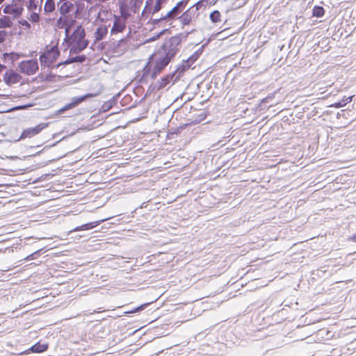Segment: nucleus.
I'll use <instances>...</instances> for the list:
<instances>
[{
  "label": "nucleus",
  "mask_w": 356,
  "mask_h": 356,
  "mask_svg": "<svg viewBox=\"0 0 356 356\" xmlns=\"http://www.w3.org/2000/svg\"><path fill=\"white\" fill-rule=\"evenodd\" d=\"M48 348L47 344L37 343L32 346L30 350L33 353H42L45 351Z\"/></svg>",
  "instance_id": "f3484780"
},
{
  "label": "nucleus",
  "mask_w": 356,
  "mask_h": 356,
  "mask_svg": "<svg viewBox=\"0 0 356 356\" xmlns=\"http://www.w3.org/2000/svg\"><path fill=\"white\" fill-rule=\"evenodd\" d=\"M200 6H201V2L199 1V2L196 3L193 7L195 6L196 10H198L199 8L200 7Z\"/></svg>",
  "instance_id": "7c9ffc66"
},
{
  "label": "nucleus",
  "mask_w": 356,
  "mask_h": 356,
  "mask_svg": "<svg viewBox=\"0 0 356 356\" xmlns=\"http://www.w3.org/2000/svg\"><path fill=\"white\" fill-rule=\"evenodd\" d=\"M63 22V17H60L58 19H57V24H61L62 22Z\"/></svg>",
  "instance_id": "2f4dec72"
},
{
  "label": "nucleus",
  "mask_w": 356,
  "mask_h": 356,
  "mask_svg": "<svg viewBox=\"0 0 356 356\" xmlns=\"http://www.w3.org/2000/svg\"><path fill=\"white\" fill-rule=\"evenodd\" d=\"M126 27L125 21L120 17H115L113 22V27L111 30V34H115L122 32Z\"/></svg>",
  "instance_id": "9b49d317"
},
{
  "label": "nucleus",
  "mask_w": 356,
  "mask_h": 356,
  "mask_svg": "<svg viewBox=\"0 0 356 356\" xmlns=\"http://www.w3.org/2000/svg\"><path fill=\"white\" fill-rule=\"evenodd\" d=\"M325 13L324 8L321 6H316L313 8V15L316 17H321Z\"/></svg>",
  "instance_id": "412c9836"
},
{
  "label": "nucleus",
  "mask_w": 356,
  "mask_h": 356,
  "mask_svg": "<svg viewBox=\"0 0 356 356\" xmlns=\"http://www.w3.org/2000/svg\"><path fill=\"white\" fill-rule=\"evenodd\" d=\"M4 0H0V4Z\"/></svg>",
  "instance_id": "c9c22d12"
},
{
  "label": "nucleus",
  "mask_w": 356,
  "mask_h": 356,
  "mask_svg": "<svg viewBox=\"0 0 356 356\" xmlns=\"http://www.w3.org/2000/svg\"><path fill=\"white\" fill-rule=\"evenodd\" d=\"M60 52L56 46H53L40 56L42 65L50 67L58 58Z\"/></svg>",
  "instance_id": "7ed1b4c3"
},
{
  "label": "nucleus",
  "mask_w": 356,
  "mask_h": 356,
  "mask_svg": "<svg viewBox=\"0 0 356 356\" xmlns=\"http://www.w3.org/2000/svg\"><path fill=\"white\" fill-rule=\"evenodd\" d=\"M24 25L26 26H29L30 24H29V22H27L26 21H25L24 24H23Z\"/></svg>",
  "instance_id": "f704fd0d"
},
{
  "label": "nucleus",
  "mask_w": 356,
  "mask_h": 356,
  "mask_svg": "<svg viewBox=\"0 0 356 356\" xmlns=\"http://www.w3.org/2000/svg\"><path fill=\"white\" fill-rule=\"evenodd\" d=\"M170 61L171 59L166 57L163 54H161L156 60L154 67L153 68L151 73V78L152 79H156L157 75L161 73V72L169 64Z\"/></svg>",
  "instance_id": "423d86ee"
},
{
  "label": "nucleus",
  "mask_w": 356,
  "mask_h": 356,
  "mask_svg": "<svg viewBox=\"0 0 356 356\" xmlns=\"http://www.w3.org/2000/svg\"><path fill=\"white\" fill-rule=\"evenodd\" d=\"M146 305H147L146 304L142 305L141 306L136 308L134 311L130 312L129 313H134V312H140V311L143 310L146 307Z\"/></svg>",
  "instance_id": "c756f323"
},
{
  "label": "nucleus",
  "mask_w": 356,
  "mask_h": 356,
  "mask_svg": "<svg viewBox=\"0 0 356 356\" xmlns=\"http://www.w3.org/2000/svg\"><path fill=\"white\" fill-rule=\"evenodd\" d=\"M29 20H31L32 22H38L40 20V16L39 14L33 11L29 17Z\"/></svg>",
  "instance_id": "bb28decb"
},
{
  "label": "nucleus",
  "mask_w": 356,
  "mask_h": 356,
  "mask_svg": "<svg viewBox=\"0 0 356 356\" xmlns=\"http://www.w3.org/2000/svg\"><path fill=\"white\" fill-rule=\"evenodd\" d=\"M165 1V0H156L153 9L154 14L159 12L161 9L162 4L164 3Z\"/></svg>",
  "instance_id": "393cba45"
},
{
  "label": "nucleus",
  "mask_w": 356,
  "mask_h": 356,
  "mask_svg": "<svg viewBox=\"0 0 356 356\" xmlns=\"http://www.w3.org/2000/svg\"><path fill=\"white\" fill-rule=\"evenodd\" d=\"M38 254V251H36L31 254H29V256H27V257L26 258V260L27 261H29V260H32V259H35L36 258V255Z\"/></svg>",
  "instance_id": "c85d7f7f"
},
{
  "label": "nucleus",
  "mask_w": 356,
  "mask_h": 356,
  "mask_svg": "<svg viewBox=\"0 0 356 356\" xmlns=\"http://www.w3.org/2000/svg\"><path fill=\"white\" fill-rule=\"evenodd\" d=\"M197 55L194 54L192 56H191L190 58H188L186 60H183V63L181 65H180L177 67V71L179 73V76L181 73L184 72L186 70L190 68L191 65L197 60Z\"/></svg>",
  "instance_id": "f8f14e48"
},
{
  "label": "nucleus",
  "mask_w": 356,
  "mask_h": 356,
  "mask_svg": "<svg viewBox=\"0 0 356 356\" xmlns=\"http://www.w3.org/2000/svg\"><path fill=\"white\" fill-rule=\"evenodd\" d=\"M55 10L54 0H46L44 10L45 13H52Z\"/></svg>",
  "instance_id": "6ab92c4d"
},
{
  "label": "nucleus",
  "mask_w": 356,
  "mask_h": 356,
  "mask_svg": "<svg viewBox=\"0 0 356 356\" xmlns=\"http://www.w3.org/2000/svg\"><path fill=\"white\" fill-rule=\"evenodd\" d=\"M38 6V1L36 0H29L27 8L29 10L35 11Z\"/></svg>",
  "instance_id": "5701e85b"
},
{
  "label": "nucleus",
  "mask_w": 356,
  "mask_h": 356,
  "mask_svg": "<svg viewBox=\"0 0 356 356\" xmlns=\"http://www.w3.org/2000/svg\"><path fill=\"white\" fill-rule=\"evenodd\" d=\"M108 33V29L106 26H101L97 29L95 32V38L96 41H99L103 40Z\"/></svg>",
  "instance_id": "4468645a"
},
{
  "label": "nucleus",
  "mask_w": 356,
  "mask_h": 356,
  "mask_svg": "<svg viewBox=\"0 0 356 356\" xmlns=\"http://www.w3.org/2000/svg\"><path fill=\"white\" fill-rule=\"evenodd\" d=\"M165 31H167V29H164L162 31H161L159 34H157L156 35L154 36V37H152L150 38H149L147 41V42H152V41H154L156 39H158L161 35H163Z\"/></svg>",
  "instance_id": "cd10ccee"
},
{
  "label": "nucleus",
  "mask_w": 356,
  "mask_h": 356,
  "mask_svg": "<svg viewBox=\"0 0 356 356\" xmlns=\"http://www.w3.org/2000/svg\"><path fill=\"white\" fill-rule=\"evenodd\" d=\"M210 19L213 23L220 22V13L218 10H214L210 14Z\"/></svg>",
  "instance_id": "4be33fe9"
},
{
  "label": "nucleus",
  "mask_w": 356,
  "mask_h": 356,
  "mask_svg": "<svg viewBox=\"0 0 356 356\" xmlns=\"http://www.w3.org/2000/svg\"><path fill=\"white\" fill-rule=\"evenodd\" d=\"M143 76H142V78L143 79H145L147 78V76H148L149 73L151 72V66L149 65V62H148L145 66L144 67L143 70Z\"/></svg>",
  "instance_id": "a878e982"
},
{
  "label": "nucleus",
  "mask_w": 356,
  "mask_h": 356,
  "mask_svg": "<svg viewBox=\"0 0 356 356\" xmlns=\"http://www.w3.org/2000/svg\"><path fill=\"white\" fill-rule=\"evenodd\" d=\"M19 69L23 74L33 75L38 70V61L35 59L23 60L19 64Z\"/></svg>",
  "instance_id": "39448f33"
},
{
  "label": "nucleus",
  "mask_w": 356,
  "mask_h": 356,
  "mask_svg": "<svg viewBox=\"0 0 356 356\" xmlns=\"http://www.w3.org/2000/svg\"><path fill=\"white\" fill-rule=\"evenodd\" d=\"M103 107L105 108V109H108L109 108L110 106H107V104H105Z\"/></svg>",
  "instance_id": "72a5a7b5"
},
{
  "label": "nucleus",
  "mask_w": 356,
  "mask_h": 356,
  "mask_svg": "<svg viewBox=\"0 0 356 356\" xmlns=\"http://www.w3.org/2000/svg\"><path fill=\"white\" fill-rule=\"evenodd\" d=\"M86 59V56L81 55L76 56L74 57L69 58L66 61L64 62L65 64H70L72 63H83Z\"/></svg>",
  "instance_id": "aec40b11"
},
{
  "label": "nucleus",
  "mask_w": 356,
  "mask_h": 356,
  "mask_svg": "<svg viewBox=\"0 0 356 356\" xmlns=\"http://www.w3.org/2000/svg\"><path fill=\"white\" fill-rule=\"evenodd\" d=\"M23 8L22 7H14L12 5H6L3 8V13L6 14H13L15 16H19L22 14Z\"/></svg>",
  "instance_id": "ddd939ff"
},
{
  "label": "nucleus",
  "mask_w": 356,
  "mask_h": 356,
  "mask_svg": "<svg viewBox=\"0 0 356 356\" xmlns=\"http://www.w3.org/2000/svg\"><path fill=\"white\" fill-rule=\"evenodd\" d=\"M99 93H100V91L95 92V93H87L85 95H83L81 97H74L72 99V102L70 104H67V105L63 106L62 108H60L59 110V112L63 113L64 111H65L67 110L71 109V108L75 107L76 106L79 105V104H81L82 102L85 101L88 98L95 97L98 96L99 95Z\"/></svg>",
  "instance_id": "0eeeda50"
},
{
  "label": "nucleus",
  "mask_w": 356,
  "mask_h": 356,
  "mask_svg": "<svg viewBox=\"0 0 356 356\" xmlns=\"http://www.w3.org/2000/svg\"><path fill=\"white\" fill-rule=\"evenodd\" d=\"M97 225H98V222H88V223H86V224H84L81 226H78V227H75L72 231H70V232L92 229L94 227H95Z\"/></svg>",
  "instance_id": "dca6fc26"
},
{
  "label": "nucleus",
  "mask_w": 356,
  "mask_h": 356,
  "mask_svg": "<svg viewBox=\"0 0 356 356\" xmlns=\"http://www.w3.org/2000/svg\"><path fill=\"white\" fill-rule=\"evenodd\" d=\"M21 79V76L13 70L7 71L3 77L5 83L8 85H12L18 83Z\"/></svg>",
  "instance_id": "1a4fd4ad"
},
{
  "label": "nucleus",
  "mask_w": 356,
  "mask_h": 356,
  "mask_svg": "<svg viewBox=\"0 0 356 356\" xmlns=\"http://www.w3.org/2000/svg\"><path fill=\"white\" fill-rule=\"evenodd\" d=\"M181 38L179 35L171 37L162 46L163 54L170 59H172L180 49Z\"/></svg>",
  "instance_id": "f03ea898"
},
{
  "label": "nucleus",
  "mask_w": 356,
  "mask_h": 356,
  "mask_svg": "<svg viewBox=\"0 0 356 356\" xmlns=\"http://www.w3.org/2000/svg\"><path fill=\"white\" fill-rule=\"evenodd\" d=\"M58 7L60 15L63 16L73 12L75 8L74 4L70 1L60 3V5H58Z\"/></svg>",
  "instance_id": "9d476101"
},
{
  "label": "nucleus",
  "mask_w": 356,
  "mask_h": 356,
  "mask_svg": "<svg viewBox=\"0 0 356 356\" xmlns=\"http://www.w3.org/2000/svg\"><path fill=\"white\" fill-rule=\"evenodd\" d=\"M172 79V76H166L161 79V82L159 83V88H164L166 86L168 83H170V80Z\"/></svg>",
  "instance_id": "b1692460"
},
{
  "label": "nucleus",
  "mask_w": 356,
  "mask_h": 356,
  "mask_svg": "<svg viewBox=\"0 0 356 356\" xmlns=\"http://www.w3.org/2000/svg\"><path fill=\"white\" fill-rule=\"evenodd\" d=\"M148 1H149V0H147V4L148 3Z\"/></svg>",
  "instance_id": "e433bc0d"
},
{
  "label": "nucleus",
  "mask_w": 356,
  "mask_h": 356,
  "mask_svg": "<svg viewBox=\"0 0 356 356\" xmlns=\"http://www.w3.org/2000/svg\"><path fill=\"white\" fill-rule=\"evenodd\" d=\"M5 68V65L0 64V72H2Z\"/></svg>",
  "instance_id": "473e14b6"
},
{
  "label": "nucleus",
  "mask_w": 356,
  "mask_h": 356,
  "mask_svg": "<svg viewBox=\"0 0 356 356\" xmlns=\"http://www.w3.org/2000/svg\"><path fill=\"white\" fill-rule=\"evenodd\" d=\"M47 124L41 123L35 127H30L24 129L21 134L19 139H24L26 138H31L38 134L43 129L47 127Z\"/></svg>",
  "instance_id": "6e6552de"
},
{
  "label": "nucleus",
  "mask_w": 356,
  "mask_h": 356,
  "mask_svg": "<svg viewBox=\"0 0 356 356\" xmlns=\"http://www.w3.org/2000/svg\"><path fill=\"white\" fill-rule=\"evenodd\" d=\"M86 31L82 26H78L72 34L70 40L72 47L70 53H77L86 49L88 44V40H85Z\"/></svg>",
  "instance_id": "f257e3e1"
},
{
  "label": "nucleus",
  "mask_w": 356,
  "mask_h": 356,
  "mask_svg": "<svg viewBox=\"0 0 356 356\" xmlns=\"http://www.w3.org/2000/svg\"><path fill=\"white\" fill-rule=\"evenodd\" d=\"M193 7H191L190 9L184 12L179 17L180 22L183 25H188L191 23L192 20V15H191V9Z\"/></svg>",
  "instance_id": "2eb2a0df"
},
{
  "label": "nucleus",
  "mask_w": 356,
  "mask_h": 356,
  "mask_svg": "<svg viewBox=\"0 0 356 356\" xmlns=\"http://www.w3.org/2000/svg\"><path fill=\"white\" fill-rule=\"evenodd\" d=\"M13 24V22L10 17L3 16L0 18V29L10 28Z\"/></svg>",
  "instance_id": "a211bd4d"
},
{
  "label": "nucleus",
  "mask_w": 356,
  "mask_h": 356,
  "mask_svg": "<svg viewBox=\"0 0 356 356\" xmlns=\"http://www.w3.org/2000/svg\"><path fill=\"white\" fill-rule=\"evenodd\" d=\"M188 0H182L177 3V5L170 10L165 15L160 17L159 19H156L154 20V24H157L161 21L167 20V19H174L177 16H178L181 12L183 10L184 6L187 3Z\"/></svg>",
  "instance_id": "20e7f679"
}]
</instances>
